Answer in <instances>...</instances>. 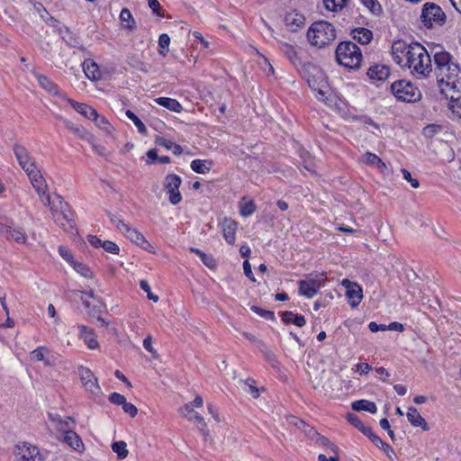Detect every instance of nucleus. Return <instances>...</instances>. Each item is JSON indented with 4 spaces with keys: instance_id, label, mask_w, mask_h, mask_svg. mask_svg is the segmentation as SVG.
I'll use <instances>...</instances> for the list:
<instances>
[{
    "instance_id": "f257e3e1",
    "label": "nucleus",
    "mask_w": 461,
    "mask_h": 461,
    "mask_svg": "<svg viewBox=\"0 0 461 461\" xmlns=\"http://www.w3.org/2000/svg\"><path fill=\"white\" fill-rule=\"evenodd\" d=\"M434 72L441 92L451 99L461 96V69L447 51H437L433 58Z\"/></svg>"
},
{
    "instance_id": "f03ea898",
    "label": "nucleus",
    "mask_w": 461,
    "mask_h": 461,
    "mask_svg": "<svg viewBox=\"0 0 461 461\" xmlns=\"http://www.w3.org/2000/svg\"><path fill=\"white\" fill-rule=\"evenodd\" d=\"M405 68L416 77H427L431 72L430 56L421 44L414 42V49L409 55Z\"/></svg>"
},
{
    "instance_id": "7ed1b4c3",
    "label": "nucleus",
    "mask_w": 461,
    "mask_h": 461,
    "mask_svg": "<svg viewBox=\"0 0 461 461\" xmlns=\"http://www.w3.org/2000/svg\"><path fill=\"white\" fill-rule=\"evenodd\" d=\"M310 43L317 48H324L336 39L334 26L325 21L315 22L307 32Z\"/></svg>"
},
{
    "instance_id": "20e7f679",
    "label": "nucleus",
    "mask_w": 461,
    "mask_h": 461,
    "mask_svg": "<svg viewBox=\"0 0 461 461\" xmlns=\"http://www.w3.org/2000/svg\"><path fill=\"white\" fill-rule=\"evenodd\" d=\"M337 62L349 69H356L360 67L362 53L360 49L352 41L340 42L335 50Z\"/></svg>"
},
{
    "instance_id": "39448f33",
    "label": "nucleus",
    "mask_w": 461,
    "mask_h": 461,
    "mask_svg": "<svg viewBox=\"0 0 461 461\" xmlns=\"http://www.w3.org/2000/svg\"><path fill=\"white\" fill-rule=\"evenodd\" d=\"M282 52L285 55V57L290 60V62L299 69V67H301V72L307 76V81L309 83V86L316 90L317 88L314 86L315 80L314 77L320 76L321 77V71L320 68L315 66L314 64L311 62L303 63L301 57L299 56L298 51L295 50V48L289 44H285L284 46L280 47Z\"/></svg>"
},
{
    "instance_id": "423d86ee",
    "label": "nucleus",
    "mask_w": 461,
    "mask_h": 461,
    "mask_svg": "<svg viewBox=\"0 0 461 461\" xmlns=\"http://www.w3.org/2000/svg\"><path fill=\"white\" fill-rule=\"evenodd\" d=\"M391 91L398 100L402 102H416L421 97L420 89L405 79L394 81L391 85Z\"/></svg>"
},
{
    "instance_id": "0eeeda50",
    "label": "nucleus",
    "mask_w": 461,
    "mask_h": 461,
    "mask_svg": "<svg viewBox=\"0 0 461 461\" xmlns=\"http://www.w3.org/2000/svg\"><path fill=\"white\" fill-rule=\"evenodd\" d=\"M447 16L441 7L434 3L423 5L420 20L425 27L442 26L446 23Z\"/></svg>"
},
{
    "instance_id": "6e6552de",
    "label": "nucleus",
    "mask_w": 461,
    "mask_h": 461,
    "mask_svg": "<svg viewBox=\"0 0 461 461\" xmlns=\"http://www.w3.org/2000/svg\"><path fill=\"white\" fill-rule=\"evenodd\" d=\"M292 420L294 424L297 426L300 429H303L305 433H307L309 437L316 436V443L319 446L325 447L328 454H337L339 449L338 447L335 446L332 442H330L328 438L319 435V433L316 430H314L313 428L307 425L303 420H299L296 417H292Z\"/></svg>"
},
{
    "instance_id": "1a4fd4ad",
    "label": "nucleus",
    "mask_w": 461,
    "mask_h": 461,
    "mask_svg": "<svg viewBox=\"0 0 461 461\" xmlns=\"http://www.w3.org/2000/svg\"><path fill=\"white\" fill-rule=\"evenodd\" d=\"M0 233L18 243H25L27 240L23 230L22 228H13V221L7 217H0Z\"/></svg>"
},
{
    "instance_id": "9d476101",
    "label": "nucleus",
    "mask_w": 461,
    "mask_h": 461,
    "mask_svg": "<svg viewBox=\"0 0 461 461\" xmlns=\"http://www.w3.org/2000/svg\"><path fill=\"white\" fill-rule=\"evenodd\" d=\"M414 49V42L408 44L406 41L398 40L393 41L392 45V55L393 59L401 67L405 68L409 55Z\"/></svg>"
},
{
    "instance_id": "9b49d317",
    "label": "nucleus",
    "mask_w": 461,
    "mask_h": 461,
    "mask_svg": "<svg viewBox=\"0 0 461 461\" xmlns=\"http://www.w3.org/2000/svg\"><path fill=\"white\" fill-rule=\"evenodd\" d=\"M182 179L176 174H169L165 178V189L168 194L169 202L176 205L182 200V195L179 192Z\"/></svg>"
},
{
    "instance_id": "f8f14e48",
    "label": "nucleus",
    "mask_w": 461,
    "mask_h": 461,
    "mask_svg": "<svg viewBox=\"0 0 461 461\" xmlns=\"http://www.w3.org/2000/svg\"><path fill=\"white\" fill-rule=\"evenodd\" d=\"M14 156L21 166V167L27 174L29 170L37 168L35 159L30 155L25 147L20 144H14L13 147Z\"/></svg>"
},
{
    "instance_id": "ddd939ff",
    "label": "nucleus",
    "mask_w": 461,
    "mask_h": 461,
    "mask_svg": "<svg viewBox=\"0 0 461 461\" xmlns=\"http://www.w3.org/2000/svg\"><path fill=\"white\" fill-rule=\"evenodd\" d=\"M16 456L18 461H43L42 456L35 446L27 443L17 445Z\"/></svg>"
},
{
    "instance_id": "4468645a",
    "label": "nucleus",
    "mask_w": 461,
    "mask_h": 461,
    "mask_svg": "<svg viewBox=\"0 0 461 461\" xmlns=\"http://www.w3.org/2000/svg\"><path fill=\"white\" fill-rule=\"evenodd\" d=\"M78 373L82 384L86 391L93 394H98L101 392V388L98 385L97 379L89 368L81 366L78 369Z\"/></svg>"
},
{
    "instance_id": "2eb2a0df",
    "label": "nucleus",
    "mask_w": 461,
    "mask_h": 461,
    "mask_svg": "<svg viewBox=\"0 0 461 461\" xmlns=\"http://www.w3.org/2000/svg\"><path fill=\"white\" fill-rule=\"evenodd\" d=\"M343 285L346 286V295L348 299V303L352 307L357 306L363 298L362 288L356 283H351L348 280L342 282Z\"/></svg>"
},
{
    "instance_id": "dca6fc26",
    "label": "nucleus",
    "mask_w": 461,
    "mask_h": 461,
    "mask_svg": "<svg viewBox=\"0 0 461 461\" xmlns=\"http://www.w3.org/2000/svg\"><path fill=\"white\" fill-rule=\"evenodd\" d=\"M27 176L38 195H45L46 191H48V185L41 171L38 168L32 171L31 169L29 173H27Z\"/></svg>"
},
{
    "instance_id": "f3484780",
    "label": "nucleus",
    "mask_w": 461,
    "mask_h": 461,
    "mask_svg": "<svg viewBox=\"0 0 461 461\" xmlns=\"http://www.w3.org/2000/svg\"><path fill=\"white\" fill-rule=\"evenodd\" d=\"M181 411L184 414V416H185L189 420L195 421L199 424V429L203 433L204 436L208 434V431H206L207 425L206 422L204 421L203 417L194 411L192 404H185L181 409Z\"/></svg>"
},
{
    "instance_id": "a211bd4d",
    "label": "nucleus",
    "mask_w": 461,
    "mask_h": 461,
    "mask_svg": "<svg viewBox=\"0 0 461 461\" xmlns=\"http://www.w3.org/2000/svg\"><path fill=\"white\" fill-rule=\"evenodd\" d=\"M366 74L371 80L384 81L388 78L390 68L386 65L375 64L368 68Z\"/></svg>"
},
{
    "instance_id": "6ab92c4d",
    "label": "nucleus",
    "mask_w": 461,
    "mask_h": 461,
    "mask_svg": "<svg viewBox=\"0 0 461 461\" xmlns=\"http://www.w3.org/2000/svg\"><path fill=\"white\" fill-rule=\"evenodd\" d=\"M407 419L414 427H420L424 431H428L429 427L425 419L420 415L415 407H409L407 411Z\"/></svg>"
},
{
    "instance_id": "aec40b11",
    "label": "nucleus",
    "mask_w": 461,
    "mask_h": 461,
    "mask_svg": "<svg viewBox=\"0 0 461 461\" xmlns=\"http://www.w3.org/2000/svg\"><path fill=\"white\" fill-rule=\"evenodd\" d=\"M83 70L86 77L92 81H98L101 79L102 74L98 65L90 59L83 62Z\"/></svg>"
},
{
    "instance_id": "412c9836",
    "label": "nucleus",
    "mask_w": 461,
    "mask_h": 461,
    "mask_svg": "<svg viewBox=\"0 0 461 461\" xmlns=\"http://www.w3.org/2000/svg\"><path fill=\"white\" fill-rule=\"evenodd\" d=\"M63 440L67 443L71 448L75 449L77 452H83L84 444L81 438L72 429H68L64 433Z\"/></svg>"
},
{
    "instance_id": "4be33fe9",
    "label": "nucleus",
    "mask_w": 461,
    "mask_h": 461,
    "mask_svg": "<svg viewBox=\"0 0 461 461\" xmlns=\"http://www.w3.org/2000/svg\"><path fill=\"white\" fill-rule=\"evenodd\" d=\"M223 237L229 244L235 242L237 222L230 219H224L221 224Z\"/></svg>"
},
{
    "instance_id": "5701e85b",
    "label": "nucleus",
    "mask_w": 461,
    "mask_h": 461,
    "mask_svg": "<svg viewBox=\"0 0 461 461\" xmlns=\"http://www.w3.org/2000/svg\"><path fill=\"white\" fill-rule=\"evenodd\" d=\"M121 226L122 228V233L125 237H127L131 242L135 243L138 246L146 243L145 237L136 229L131 228L129 224H122Z\"/></svg>"
},
{
    "instance_id": "b1692460",
    "label": "nucleus",
    "mask_w": 461,
    "mask_h": 461,
    "mask_svg": "<svg viewBox=\"0 0 461 461\" xmlns=\"http://www.w3.org/2000/svg\"><path fill=\"white\" fill-rule=\"evenodd\" d=\"M350 35L360 44H368L373 39V32L370 30L363 27L352 30Z\"/></svg>"
},
{
    "instance_id": "393cba45",
    "label": "nucleus",
    "mask_w": 461,
    "mask_h": 461,
    "mask_svg": "<svg viewBox=\"0 0 461 461\" xmlns=\"http://www.w3.org/2000/svg\"><path fill=\"white\" fill-rule=\"evenodd\" d=\"M347 420L353 425L355 428H357L358 430H360L364 435L368 437L369 438L374 434L371 428L368 426H366L359 419V417L354 413H348L347 414Z\"/></svg>"
},
{
    "instance_id": "a878e982",
    "label": "nucleus",
    "mask_w": 461,
    "mask_h": 461,
    "mask_svg": "<svg viewBox=\"0 0 461 461\" xmlns=\"http://www.w3.org/2000/svg\"><path fill=\"white\" fill-rule=\"evenodd\" d=\"M80 337L85 340L90 349H95L99 344L94 337L93 330L86 326H79Z\"/></svg>"
},
{
    "instance_id": "bb28decb",
    "label": "nucleus",
    "mask_w": 461,
    "mask_h": 461,
    "mask_svg": "<svg viewBox=\"0 0 461 461\" xmlns=\"http://www.w3.org/2000/svg\"><path fill=\"white\" fill-rule=\"evenodd\" d=\"M49 418L55 424V427L63 433L70 429V423H74V420L71 417H67L63 420L59 414L50 413Z\"/></svg>"
},
{
    "instance_id": "cd10ccee",
    "label": "nucleus",
    "mask_w": 461,
    "mask_h": 461,
    "mask_svg": "<svg viewBox=\"0 0 461 461\" xmlns=\"http://www.w3.org/2000/svg\"><path fill=\"white\" fill-rule=\"evenodd\" d=\"M64 123L65 126L78 138L86 140L88 142H93V135L90 134L85 128L76 125L70 121H65Z\"/></svg>"
},
{
    "instance_id": "c85d7f7f",
    "label": "nucleus",
    "mask_w": 461,
    "mask_h": 461,
    "mask_svg": "<svg viewBox=\"0 0 461 461\" xmlns=\"http://www.w3.org/2000/svg\"><path fill=\"white\" fill-rule=\"evenodd\" d=\"M154 102L169 111L175 112V113H180L183 110V106L181 104L173 98L169 97H158L154 100Z\"/></svg>"
},
{
    "instance_id": "c756f323",
    "label": "nucleus",
    "mask_w": 461,
    "mask_h": 461,
    "mask_svg": "<svg viewBox=\"0 0 461 461\" xmlns=\"http://www.w3.org/2000/svg\"><path fill=\"white\" fill-rule=\"evenodd\" d=\"M72 107L80 114L92 121L93 118H96L97 112L92 106L77 102H71Z\"/></svg>"
},
{
    "instance_id": "7c9ffc66",
    "label": "nucleus",
    "mask_w": 461,
    "mask_h": 461,
    "mask_svg": "<svg viewBox=\"0 0 461 461\" xmlns=\"http://www.w3.org/2000/svg\"><path fill=\"white\" fill-rule=\"evenodd\" d=\"M282 321L286 324L294 323L297 327H303L306 323L304 316L295 314L289 311L282 313Z\"/></svg>"
},
{
    "instance_id": "2f4dec72",
    "label": "nucleus",
    "mask_w": 461,
    "mask_h": 461,
    "mask_svg": "<svg viewBox=\"0 0 461 461\" xmlns=\"http://www.w3.org/2000/svg\"><path fill=\"white\" fill-rule=\"evenodd\" d=\"M352 409L357 411H366L370 413H375L377 407L374 402L368 400H358L352 403Z\"/></svg>"
},
{
    "instance_id": "473e14b6",
    "label": "nucleus",
    "mask_w": 461,
    "mask_h": 461,
    "mask_svg": "<svg viewBox=\"0 0 461 461\" xmlns=\"http://www.w3.org/2000/svg\"><path fill=\"white\" fill-rule=\"evenodd\" d=\"M370 440L378 447L383 449V451L385 453V455L389 458H393V456H395V452L393 448L387 443H385L384 440H382L375 433L370 438Z\"/></svg>"
},
{
    "instance_id": "72a5a7b5",
    "label": "nucleus",
    "mask_w": 461,
    "mask_h": 461,
    "mask_svg": "<svg viewBox=\"0 0 461 461\" xmlns=\"http://www.w3.org/2000/svg\"><path fill=\"white\" fill-rule=\"evenodd\" d=\"M212 161L194 159L191 162V168L198 174L208 173L212 167Z\"/></svg>"
},
{
    "instance_id": "f704fd0d",
    "label": "nucleus",
    "mask_w": 461,
    "mask_h": 461,
    "mask_svg": "<svg viewBox=\"0 0 461 461\" xmlns=\"http://www.w3.org/2000/svg\"><path fill=\"white\" fill-rule=\"evenodd\" d=\"M37 79L39 84L42 88L47 90L49 93L52 95H58L59 89L58 86L54 84L50 78L43 75H38Z\"/></svg>"
},
{
    "instance_id": "c9c22d12",
    "label": "nucleus",
    "mask_w": 461,
    "mask_h": 461,
    "mask_svg": "<svg viewBox=\"0 0 461 461\" xmlns=\"http://www.w3.org/2000/svg\"><path fill=\"white\" fill-rule=\"evenodd\" d=\"M327 279L326 273L321 272L320 274H316L315 276L310 275L305 280L310 284L312 288H315L317 292L323 286L325 281Z\"/></svg>"
},
{
    "instance_id": "e433bc0d",
    "label": "nucleus",
    "mask_w": 461,
    "mask_h": 461,
    "mask_svg": "<svg viewBox=\"0 0 461 461\" xmlns=\"http://www.w3.org/2000/svg\"><path fill=\"white\" fill-rule=\"evenodd\" d=\"M299 294L307 298H312L317 294V290L312 288L306 280H300L298 282Z\"/></svg>"
},
{
    "instance_id": "4c0bfd02",
    "label": "nucleus",
    "mask_w": 461,
    "mask_h": 461,
    "mask_svg": "<svg viewBox=\"0 0 461 461\" xmlns=\"http://www.w3.org/2000/svg\"><path fill=\"white\" fill-rule=\"evenodd\" d=\"M257 209V206L253 200L245 201L243 198L240 203V212L243 217L250 216Z\"/></svg>"
},
{
    "instance_id": "58836bf2",
    "label": "nucleus",
    "mask_w": 461,
    "mask_h": 461,
    "mask_svg": "<svg viewBox=\"0 0 461 461\" xmlns=\"http://www.w3.org/2000/svg\"><path fill=\"white\" fill-rule=\"evenodd\" d=\"M260 344V350L264 354L267 361L275 368L278 367V361L276 358V355L274 352L269 349L267 345L263 342H259Z\"/></svg>"
},
{
    "instance_id": "ea45409f",
    "label": "nucleus",
    "mask_w": 461,
    "mask_h": 461,
    "mask_svg": "<svg viewBox=\"0 0 461 461\" xmlns=\"http://www.w3.org/2000/svg\"><path fill=\"white\" fill-rule=\"evenodd\" d=\"M189 250L190 252L196 254L201 258L203 263L209 268H213L215 267V260L212 258V257L206 255L196 248L191 247Z\"/></svg>"
},
{
    "instance_id": "a19ab883",
    "label": "nucleus",
    "mask_w": 461,
    "mask_h": 461,
    "mask_svg": "<svg viewBox=\"0 0 461 461\" xmlns=\"http://www.w3.org/2000/svg\"><path fill=\"white\" fill-rule=\"evenodd\" d=\"M112 449L117 454L119 459H124L128 456L127 445L124 441L113 443Z\"/></svg>"
},
{
    "instance_id": "79ce46f5",
    "label": "nucleus",
    "mask_w": 461,
    "mask_h": 461,
    "mask_svg": "<svg viewBox=\"0 0 461 461\" xmlns=\"http://www.w3.org/2000/svg\"><path fill=\"white\" fill-rule=\"evenodd\" d=\"M120 19L122 21V23L125 27H127L129 29H133L134 28L135 22H134V19L132 18L131 13L130 12L129 9L123 8L121 11Z\"/></svg>"
},
{
    "instance_id": "37998d69",
    "label": "nucleus",
    "mask_w": 461,
    "mask_h": 461,
    "mask_svg": "<svg viewBox=\"0 0 461 461\" xmlns=\"http://www.w3.org/2000/svg\"><path fill=\"white\" fill-rule=\"evenodd\" d=\"M126 116L134 123L139 132L145 134L147 133V128L140 119L131 110L126 111Z\"/></svg>"
},
{
    "instance_id": "c03bdc74",
    "label": "nucleus",
    "mask_w": 461,
    "mask_h": 461,
    "mask_svg": "<svg viewBox=\"0 0 461 461\" xmlns=\"http://www.w3.org/2000/svg\"><path fill=\"white\" fill-rule=\"evenodd\" d=\"M346 0H323L327 10L335 12L345 5Z\"/></svg>"
},
{
    "instance_id": "a18cd8bd",
    "label": "nucleus",
    "mask_w": 461,
    "mask_h": 461,
    "mask_svg": "<svg viewBox=\"0 0 461 461\" xmlns=\"http://www.w3.org/2000/svg\"><path fill=\"white\" fill-rule=\"evenodd\" d=\"M74 269L85 277H91L92 272L90 268L82 262H75L72 264Z\"/></svg>"
},
{
    "instance_id": "49530a36",
    "label": "nucleus",
    "mask_w": 461,
    "mask_h": 461,
    "mask_svg": "<svg viewBox=\"0 0 461 461\" xmlns=\"http://www.w3.org/2000/svg\"><path fill=\"white\" fill-rule=\"evenodd\" d=\"M170 43V38L167 34L163 33L158 38V46L161 49L159 53L163 56H166L167 51L168 50V46Z\"/></svg>"
},
{
    "instance_id": "de8ad7c7",
    "label": "nucleus",
    "mask_w": 461,
    "mask_h": 461,
    "mask_svg": "<svg viewBox=\"0 0 461 461\" xmlns=\"http://www.w3.org/2000/svg\"><path fill=\"white\" fill-rule=\"evenodd\" d=\"M250 309L252 312H254L258 315L265 318L266 320H274L275 319V313L272 311L264 310L256 305L251 306Z\"/></svg>"
},
{
    "instance_id": "09e8293b",
    "label": "nucleus",
    "mask_w": 461,
    "mask_h": 461,
    "mask_svg": "<svg viewBox=\"0 0 461 461\" xmlns=\"http://www.w3.org/2000/svg\"><path fill=\"white\" fill-rule=\"evenodd\" d=\"M373 14H378L381 12V5L377 0H360Z\"/></svg>"
},
{
    "instance_id": "8fccbe9b",
    "label": "nucleus",
    "mask_w": 461,
    "mask_h": 461,
    "mask_svg": "<svg viewBox=\"0 0 461 461\" xmlns=\"http://www.w3.org/2000/svg\"><path fill=\"white\" fill-rule=\"evenodd\" d=\"M441 130V127L437 124H429L422 130V134L426 138H432L434 137L439 131Z\"/></svg>"
},
{
    "instance_id": "3c124183",
    "label": "nucleus",
    "mask_w": 461,
    "mask_h": 461,
    "mask_svg": "<svg viewBox=\"0 0 461 461\" xmlns=\"http://www.w3.org/2000/svg\"><path fill=\"white\" fill-rule=\"evenodd\" d=\"M92 121L95 122V125L98 128L102 129L103 131H110L111 124L109 123V122L104 116H100L97 113L96 118H93Z\"/></svg>"
},
{
    "instance_id": "603ef678",
    "label": "nucleus",
    "mask_w": 461,
    "mask_h": 461,
    "mask_svg": "<svg viewBox=\"0 0 461 461\" xmlns=\"http://www.w3.org/2000/svg\"><path fill=\"white\" fill-rule=\"evenodd\" d=\"M102 248L106 251V252H109V253H112V254H119V251H120V248L119 246L111 241V240H105L104 241V243L102 244Z\"/></svg>"
},
{
    "instance_id": "864d4df0",
    "label": "nucleus",
    "mask_w": 461,
    "mask_h": 461,
    "mask_svg": "<svg viewBox=\"0 0 461 461\" xmlns=\"http://www.w3.org/2000/svg\"><path fill=\"white\" fill-rule=\"evenodd\" d=\"M140 288L145 291L147 293V296L149 300L153 301V302H158V295H155L154 294L151 293V290H150V286L148 283V281L146 280H141L140 282Z\"/></svg>"
},
{
    "instance_id": "5fc2aeb1",
    "label": "nucleus",
    "mask_w": 461,
    "mask_h": 461,
    "mask_svg": "<svg viewBox=\"0 0 461 461\" xmlns=\"http://www.w3.org/2000/svg\"><path fill=\"white\" fill-rule=\"evenodd\" d=\"M365 163L370 166H376L380 163V158L374 153L366 152L365 155Z\"/></svg>"
},
{
    "instance_id": "6e6d98bb",
    "label": "nucleus",
    "mask_w": 461,
    "mask_h": 461,
    "mask_svg": "<svg viewBox=\"0 0 461 461\" xmlns=\"http://www.w3.org/2000/svg\"><path fill=\"white\" fill-rule=\"evenodd\" d=\"M109 401L113 404L122 406L126 402V398L119 393H113L109 396Z\"/></svg>"
},
{
    "instance_id": "4d7b16f0",
    "label": "nucleus",
    "mask_w": 461,
    "mask_h": 461,
    "mask_svg": "<svg viewBox=\"0 0 461 461\" xmlns=\"http://www.w3.org/2000/svg\"><path fill=\"white\" fill-rule=\"evenodd\" d=\"M48 352V349L44 347H39L32 351V358L36 361H44V354Z\"/></svg>"
},
{
    "instance_id": "13d9d810",
    "label": "nucleus",
    "mask_w": 461,
    "mask_h": 461,
    "mask_svg": "<svg viewBox=\"0 0 461 461\" xmlns=\"http://www.w3.org/2000/svg\"><path fill=\"white\" fill-rule=\"evenodd\" d=\"M402 172L403 178L406 181H408L413 188H418L420 186L419 180L416 178H412L411 173L407 169L402 168Z\"/></svg>"
},
{
    "instance_id": "bf43d9fd",
    "label": "nucleus",
    "mask_w": 461,
    "mask_h": 461,
    "mask_svg": "<svg viewBox=\"0 0 461 461\" xmlns=\"http://www.w3.org/2000/svg\"><path fill=\"white\" fill-rule=\"evenodd\" d=\"M59 253L62 257V258H64L66 261L69 262L71 265L74 263L72 254L68 248H66L64 246H60L59 248Z\"/></svg>"
},
{
    "instance_id": "052dcab7",
    "label": "nucleus",
    "mask_w": 461,
    "mask_h": 461,
    "mask_svg": "<svg viewBox=\"0 0 461 461\" xmlns=\"http://www.w3.org/2000/svg\"><path fill=\"white\" fill-rule=\"evenodd\" d=\"M143 347L148 352L151 353L154 357H158L157 351L152 347V338L150 335L144 339Z\"/></svg>"
},
{
    "instance_id": "680f3d73",
    "label": "nucleus",
    "mask_w": 461,
    "mask_h": 461,
    "mask_svg": "<svg viewBox=\"0 0 461 461\" xmlns=\"http://www.w3.org/2000/svg\"><path fill=\"white\" fill-rule=\"evenodd\" d=\"M122 409L126 413H128L132 418L135 417L138 413L137 407L131 402H125V403L122 405Z\"/></svg>"
},
{
    "instance_id": "e2e57ef3",
    "label": "nucleus",
    "mask_w": 461,
    "mask_h": 461,
    "mask_svg": "<svg viewBox=\"0 0 461 461\" xmlns=\"http://www.w3.org/2000/svg\"><path fill=\"white\" fill-rule=\"evenodd\" d=\"M243 269H244V274L245 276L249 278L251 281L255 282L256 279L253 276V273H252V270H251V266L249 264V262L248 260H245L243 262Z\"/></svg>"
},
{
    "instance_id": "0e129e2a",
    "label": "nucleus",
    "mask_w": 461,
    "mask_h": 461,
    "mask_svg": "<svg viewBox=\"0 0 461 461\" xmlns=\"http://www.w3.org/2000/svg\"><path fill=\"white\" fill-rule=\"evenodd\" d=\"M149 6L157 15L164 16V14L159 12L160 4L158 0H149Z\"/></svg>"
},
{
    "instance_id": "69168bd1",
    "label": "nucleus",
    "mask_w": 461,
    "mask_h": 461,
    "mask_svg": "<svg viewBox=\"0 0 461 461\" xmlns=\"http://www.w3.org/2000/svg\"><path fill=\"white\" fill-rule=\"evenodd\" d=\"M109 218H110V221L111 222L116 226V228L122 232V224H126L123 221L120 220L116 215L114 214H112V213H109Z\"/></svg>"
},
{
    "instance_id": "338daca9",
    "label": "nucleus",
    "mask_w": 461,
    "mask_h": 461,
    "mask_svg": "<svg viewBox=\"0 0 461 461\" xmlns=\"http://www.w3.org/2000/svg\"><path fill=\"white\" fill-rule=\"evenodd\" d=\"M368 328H369L370 331H372V332H377L379 330H387V326L386 325H384V324H377L375 321H371L368 324Z\"/></svg>"
},
{
    "instance_id": "774afa93",
    "label": "nucleus",
    "mask_w": 461,
    "mask_h": 461,
    "mask_svg": "<svg viewBox=\"0 0 461 461\" xmlns=\"http://www.w3.org/2000/svg\"><path fill=\"white\" fill-rule=\"evenodd\" d=\"M87 240L95 248H100V247H102V244L104 243V241H102L98 237H96L95 235H88Z\"/></svg>"
}]
</instances>
